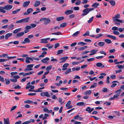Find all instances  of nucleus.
<instances>
[{"label":"nucleus","mask_w":124,"mask_h":124,"mask_svg":"<svg viewBox=\"0 0 124 124\" xmlns=\"http://www.w3.org/2000/svg\"><path fill=\"white\" fill-rule=\"evenodd\" d=\"M94 10V9L93 8H85L83 10L82 12L83 13L82 14L81 16L82 17L88 14L90 11Z\"/></svg>","instance_id":"1"},{"label":"nucleus","mask_w":124,"mask_h":124,"mask_svg":"<svg viewBox=\"0 0 124 124\" xmlns=\"http://www.w3.org/2000/svg\"><path fill=\"white\" fill-rule=\"evenodd\" d=\"M120 16L119 14H117L116 15H115L114 17H112V19L113 21L115 22L116 21L119 22L120 23H122L123 21L122 20H120L117 18H120Z\"/></svg>","instance_id":"2"},{"label":"nucleus","mask_w":124,"mask_h":124,"mask_svg":"<svg viewBox=\"0 0 124 124\" xmlns=\"http://www.w3.org/2000/svg\"><path fill=\"white\" fill-rule=\"evenodd\" d=\"M39 21L40 22H42L45 21V22L44 23V24L45 25H46L48 24L51 22L50 19L49 18H47L46 17H45L40 19Z\"/></svg>","instance_id":"3"},{"label":"nucleus","mask_w":124,"mask_h":124,"mask_svg":"<svg viewBox=\"0 0 124 124\" xmlns=\"http://www.w3.org/2000/svg\"><path fill=\"white\" fill-rule=\"evenodd\" d=\"M33 10V9L32 8H28L27 10V12L24 13L23 14L24 15H27L31 13Z\"/></svg>","instance_id":"4"},{"label":"nucleus","mask_w":124,"mask_h":124,"mask_svg":"<svg viewBox=\"0 0 124 124\" xmlns=\"http://www.w3.org/2000/svg\"><path fill=\"white\" fill-rule=\"evenodd\" d=\"M50 38H48L45 39H40V43H46L48 42L47 40H49L50 39Z\"/></svg>","instance_id":"5"},{"label":"nucleus","mask_w":124,"mask_h":124,"mask_svg":"<svg viewBox=\"0 0 124 124\" xmlns=\"http://www.w3.org/2000/svg\"><path fill=\"white\" fill-rule=\"evenodd\" d=\"M40 95L42 96H45L47 97H50V95L48 94V92H41L40 93Z\"/></svg>","instance_id":"6"},{"label":"nucleus","mask_w":124,"mask_h":124,"mask_svg":"<svg viewBox=\"0 0 124 124\" xmlns=\"http://www.w3.org/2000/svg\"><path fill=\"white\" fill-rule=\"evenodd\" d=\"M68 57L67 56H65L61 58L60 59V60L61 61L59 62L60 63L65 62L66 60L68 59Z\"/></svg>","instance_id":"7"},{"label":"nucleus","mask_w":124,"mask_h":124,"mask_svg":"<svg viewBox=\"0 0 124 124\" xmlns=\"http://www.w3.org/2000/svg\"><path fill=\"white\" fill-rule=\"evenodd\" d=\"M49 58L48 57H46L42 59L41 60V62L44 63L48 64V62L47 61H49Z\"/></svg>","instance_id":"8"},{"label":"nucleus","mask_w":124,"mask_h":124,"mask_svg":"<svg viewBox=\"0 0 124 124\" xmlns=\"http://www.w3.org/2000/svg\"><path fill=\"white\" fill-rule=\"evenodd\" d=\"M13 7L12 5H8L4 7V8L6 10H9L11 9Z\"/></svg>","instance_id":"9"},{"label":"nucleus","mask_w":124,"mask_h":124,"mask_svg":"<svg viewBox=\"0 0 124 124\" xmlns=\"http://www.w3.org/2000/svg\"><path fill=\"white\" fill-rule=\"evenodd\" d=\"M73 11L72 10H67L65 12V14L66 15H68L72 13L73 12Z\"/></svg>","instance_id":"10"},{"label":"nucleus","mask_w":124,"mask_h":124,"mask_svg":"<svg viewBox=\"0 0 124 124\" xmlns=\"http://www.w3.org/2000/svg\"><path fill=\"white\" fill-rule=\"evenodd\" d=\"M69 66V64L68 63H65L64 64L63 66V68L62 69V70H65L67 69V67Z\"/></svg>","instance_id":"11"},{"label":"nucleus","mask_w":124,"mask_h":124,"mask_svg":"<svg viewBox=\"0 0 124 124\" xmlns=\"http://www.w3.org/2000/svg\"><path fill=\"white\" fill-rule=\"evenodd\" d=\"M30 3V1H28L24 2L23 4V6L24 8H26L27 7Z\"/></svg>","instance_id":"12"},{"label":"nucleus","mask_w":124,"mask_h":124,"mask_svg":"<svg viewBox=\"0 0 124 124\" xmlns=\"http://www.w3.org/2000/svg\"><path fill=\"white\" fill-rule=\"evenodd\" d=\"M24 32H20L17 34L15 37L16 38H19L21 36L23 35L24 34Z\"/></svg>","instance_id":"13"},{"label":"nucleus","mask_w":124,"mask_h":124,"mask_svg":"<svg viewBox=\"0 0 124 124\" xmlns=\"http://www.w3.org/2000/svg\"><path fill=\"white\" fill-rule=\"evenodd\" d=\"M4 124H10V122L9 120V118H7V119L4 118Z\"/></svg>","instance_id":"14"},{"label":"nucleus","mask_w":124,"mask_h":124,"mask_svg":"<svg viewBox=\"0 0 124 124\" xmlns=\"http://www.w3.org/2000/svg\"><path fill=\"white\" fill-rule=\"evenodd\" d=\"M30 41L28 38H26L22 42L23 44H25L26 43H29L30 42Z\"/></svg>","instance_id":"15"},{"label":"nucleus","mask_w":124,"mask_h":124,"mask_svg":"<svg viewBox=\"0 0 124 124\" xmlns=\"http://www.w3.org/2000/svg\"><path fill=\"white\" fill-rule=\"evenodd\" d=\"M30 17H28L27 18L22 19L23 23H27L30 20Z\"/></svg>","instance_id":"16"},{"label":"nucleus","mask_w":124,"mask_h":124,"mask_svg":"<svg viewBox=\"0 0 124 124\" xmlns=\"http://www.w3.org/2000/svg\"><path fill=\"white\" fill-rule=\"evenodd\" d=\"M97 51V50L96 49H93L90 52L92 53L90 54V55H92L95 54Z\"/></svg>","instance_id":"17"},{"label":"nucleus","mask_w":124,"mask_h":124,"mask_svg":"<svg viewBox=\"0 0 124 124\" xmlns=\"http://www.w3.org/2000/svg\"><path fill=\"white\" fill-rule=\"evenodd\" d=\"M12 33H9L6 34L5 36V39H7L8 38L12 35Z\"/></svg>","instance_id":"18"},{"label":"nucleus","mask_w":124,"mask_h":124,"mask_svg":"<svg viewBox=\"0 0 124 124\" xmlns=\"http://www.w3.org/2000/svg\"><path fill=\"white\" fill-rule=\"evenodd\" d=\"M96 65L97 66L99 67H101V68H103L104 67V65H103L100 62L97 63L96 64Z\"/></svg>","instance_id":"19"},{"label":"nucleus","mask_w":124,"mask_h":124,"mask_svg":"<svg viewBox=\"0 0 124 124\" xmlns=\"http://www.w3.org/2000/svg\"><path fill=\"white\" fill-rule=\"evenodd\" d=\"M109 2L112 6H114L116 4L115 1L113 0H110Z\"/></svg>","instance_id":"20"},{"label":"nucleus","mask_w":124,"mask_h":124,"mask_svg":"<svg viewBox=\"0 0 124 124\" xmlns=\"http://www.w3.org/2000/svg\"><path fill=\"white\" fill-rule=\"evenodd\" d=\"M21 29L22 28H21L16 29L13 31V33L14 34L20 31L21 30Z\"/></svg>","instance_id":"21"},{"label":"nucleus","mask_w":124,"mask_h":124,"mask_svg":"<svg viewBox=\"0 0 124 124\" xmlns=\"http://www.w3.org/2000/svg\"><path fill=\"white\" fill-rule=\"evenodd\" d=\"M40 1H36L35 4L34 5V6L35 7H37L40 4Z\"/></svg>","instance_id":"22"},{"label":"nucleus","mask_w":124,"mask_h":124,"mask_svg":"<svg viewBox=\"0 0 124 124\" xmlns=\"http://www.w3.org/2000/svg\"><path fill=\"white\" fill-rule=\"evenodd\" d=\"M14 25L12 24L8 26V29L9 30H11L13 29L14 28Z\"/></svg>","instance_id":"23"},{"label":"nucleus","mask_w":124,"mask_h":124,"mask_svg":"<svg viewBox=\"0 0 124 124\" xmlns=\"http://www.w3.org/2000/svg\"><path fill=\"white\" fill-rule=\"evenodd\" d=\"M64 19V17L63 16L59 17L56 18V20L58 21H60L63 20Z\"/></svg>","instance_id":"24"},{"label":"nucleus","mask_w":124,"mask_h":124,"mask_svg":"<svg viewBox=\"0 0 124 124\" xmlns=\"http://www.w3.org/2000/svg\"><path fill=\"white\" fill-rule=\"evenodd\" d=\"M107 37L112 39L114 40H116V37L114 36L108 35L107 36Z\"/></svg>","instance_id":"25"},{"label":"nucleus","mask_w":124,"mask_h":124,"mask_svg":"<svg viewBox=\"0 0 124 124\" xmlns=\"http://www.w3.org/2000/svg\"><path fill=\"white\" fill-rule=\"evenodd\" d=\"M87 46H85L83 47H81L79 48H78V50L79 51H83L84 50L85 48H87Z\"/></svg>","instance_id":"26"},{"label":"nucleus","mask_w":124,"mask_h":124,"mask_svg":"<svg viewBox=\"0 0 124 124\" xmlns=\"http://www.w3.org/2000/svg\"><path fill=\"white\" fill-rule=\"evenodd\" d=\"M92 93V92L91 90H88L84 92V93L85 95H90Z\"/></svg>","instance_id":"27"},{"label":"nucleus","mask_w":124,"mask_h":124,"mask_svg":"<svg viewBox=\"0 0 124 124\" xmlns=\"http://www.w3.org/2000/svg\"><path fill=\"white\" fill-rule=\"evenodd\" d=\"M100 75L101 76H100L99 77V78L100 79H102L104 78V77L102 75L105 76L106 75V74L105 73H102L100 74Z\"/></svg>","instance_id":"28"},{"label":"nucleus","mask_w":124,"mask_h":124,"mask_svg":"<svg viewBox=\"0 0 124 124\" xmlns=\"http://www.w3.org/2000/svg\"><path fill=\"white\" fill-rule=\"evenodd\" d=\"M20 9H17L16 10L12 11V13L13 14H16L18 13V12L20 11Z\"/></svg>","instance_id":"29"},{"label":"nucleus","mask_w":124,"mask_h":124,"mask_svg":"<svg viewBox=\"0 0 124 124\" xmlns=\"http://www.w3.org/2000/svg\"><path fill=\"white\" fill-rule=\"evenodd\" d=\"M99 4L98 3H94L92 6V7H94V8H96L99 5Z\"/></svg>","instance_id":"30"},{"label":"nucleus","mask_w":124,"mask_h":124,"mask_svg":"<svg viewBox=\"0 0 124 124\" xmlns=\"http://www.w3.org/2000/svg\"><path fill=\"white\" fill-rule=\"evenodd\" d=\"M67 25V23L66 22L64 23H61L60 25V28L64 27H65Z\"/></svg>","instance_id":"31"},{"label":"nucleus","mask_w":124,"mask_h":124,"mask_svg":"<svg viewBox=\"0 0 124 124\" xmlns=\"http://www.w3.org/2000/svg\"><path fill=\"white\" fill-rule=\"evenodd\" d=\"M3 9H5L4 7H0V12L3 13H5L6 11L3 10Z\"/></svg>","instance_id":"32"},{"label":"nucleus","mask_w":124,"mask_h":124,"mask_svg":"<svg viewBox=\"0 0 124 124\" xmlns=\"http://www.w3.org/2000/svg\"><path fill=\"white\" fill-rule=\"evenodd\" d=\"M80 69V67L77 68L74 67L72 68V70L73 71H78Z\"/></svg>","instance_id":"33"},{"label":"nucleus","mask_w":124,"mask_h":124,"mask_svg":"<svg viewBox=\"0 0 124 124\" xmlns=\"http://www.w3.org/2000/svg\"><path fill=\"white\" fill-rule=\"evenodd\" d=\"M105 43L104 42H100L98 43V45L100 46H103L104 45Z\"/></svg>","instance_id":"34"},{"label":"nucleus","mask_w":124,"mask_h":124,"mask_svg":"<svg viewBox=\"0 0 124 124\" xmlns=\"http://www.w3.org/2000/svg\"><path fill=\"white\" fill-rule=\"evenodd\" d=\"M24 102L25 103H27L28 104H30L32 103L33 102L30 100H27L24 101Z\"/></svg>","instance_id":"35"},{"label":"nucleus","mask_w":124,"mask_h":124,"mask_svg":"<svg viewBox=\"0 0 124 124\" xmlns=\"http://www.w3.org/2000/svg\"><path fill=\"white\" fill-rule=\"evenodd\" d=\"M62 33L60 31H57L54 33H52L51 34L52 35H61Z\"/></svg>","instance_id":"36"},{"label":"nucleus","mask_w":124,"mask_h":124,"mask_svg":"<svg viewBox=\"0 0 124 124\" xmlns=\"http://www.w3.org/2000/svg\"><path fill=\"white\" fill-rule=\"evenodd\" d=\"M34 72L33 71H32L28 73H25L24 75L23 76V77H24L25 76L27 75H29L31 74H32L34 73Z\"/></svg>","instance_id":"37"},{"label":"nucleus","mask_w":124,"mask_h":124,"mask_svg":"<svg viewBox=\"0 0 124 124\" xmlns=\"http://www.w3.org/2000/svg\"><path fill=\"white\" fill-rule=\"evenodd\" d=\"M105 42L107 43L108 44H110L112 42L111 41L108 39H106L104 40Z\"/></svg>","instance_id":"38"},{"label":"nucleus","mask_w":124,"mask_h":124,"mask_svg":"<svg viewBox=\"0 0 124 124\" xmlns=\"http://www.w3.org/2000/svg\"><path fill=\"white\" fill-rule=\"evenodd\" d=\"M79 33V31H78L74 33L72 35V36L74 37L77 36Z\"/></svg>","instance_id":"39"},{"label":"nucleus","mask_w":124,"mask_h":124,"mask_svg":"<svg viewBox=\"0 0 124 124\" xmlns=\"http://www.w3.org/2000/svg\"><path fill=\"white\" fill-rule=\"evenodd\" d=\"M71 70L70 69H68L65 72V74H69L70 72H71Z\"/></svg>","instance_id":"40"},{"label":"nucleus","mask_w":124,"mask_h":124,"mask_svg":"<svg viewBox=\"0 0 124 124\" xmlns=\"http://www.w3.org/2000/svg\"><path fill=\"white\" fill-rule=\"evenodd\" d=\"M1 22L3 23L6 24L8 23V20L7 19H3L2 21Z\"/></svg>","instance_id":"41"},{"label":"nucleus","mask_w":124,"mask_h":124,"mask_svg":"<svg viewBox=\"0 0 124 124\" xmlns=\"http://www.w3.org/2000/svg\"><path fill=\"white\" fill-rule=\"evenodd\" d=\"M122 90L121 89H119L117 90L116 92L115 93L117 94H118V95L119 96L120 94L121 93V92Z\"/></svg>","instance_id":"42"},{"label":"nucleus","mask_w":124,"mask_h":124,"mask_svg":"<svg viewBox=\"0 0 124 124\" xmlns=\"http://www.w3.org/2000/svg\"><path fill=\"white\" fill-rule=\"evenodd\" d=\"M91 108L89 107H88L85 109V111H87L88 113H90L91 112Z\"/></svg>","instance_id":"43"},{"label":"nucleus","mask_w":124,"mask_h":124,"mask_svg":"<svg viewBox=\"0 0 124 124\" xmlns=\"http://www.w3.org/2000/svg\"><path fill=\"white\" fill-rule=\"evenodd\" d=\"M34 65V64H31L28 65H27V67L29 69H32V68H33V66Z\"/></svg>","instance_id":"44"},{"label":"nucleus","mask_w":124,"mask_h":124,"mask_svg":"<svg viewBox=\"0 0 124 124\" xmlns=\"http://www.w3.org/2000/svg\"><path fill=\"white\" fill-rule=\"evenodd\" d=\"M103 34L102 33H100L99 34H98L97 35V36H96L95 38L97 39L99 38L100 37L103 36Z\"/></svg>","instance_id":"45"},{"label":"nucleus","mask_w":124,"mask_h":124,"mask_svg":"<svg viewBox=\"0 0 124 124\" xmlns=\"http://www.w3.org/2000/svg\"><path fill=\"white\" fill-rule=\"evenodd\" d=\"M85 104L83 102H78L76 104V105L78 106H82Z\"/></svg>","instance_id":"46"},{"label":"nucleus","mask_w":124,"mask_h":124,"mask_svg":"<svg viewBox=\"0 0 124 124\" xmlns=\"http://www.w3.org/2000/svg\"><path fill=\"white\" fill-rule=\"evenodd\" d=\"M94 18V17L92 16L90 18L89 20L87 21V22L89 23H91L93 20Z\"/></svg>","instance_id":"47"},{"label":"nucleus","mask_w":124,"mask_h":124,"mask_svg":"<svg viewBox=\"0 0 124 124\" xmlns=\"http://www.w3.org/2000/svg\"><path fill=\"white\" fill-rule=\"evenodd\" d=\"M63 51L62 49L58 50L57 54V55H58L60 54H61L63 52Z\"/></svg>","instance_id":"48"},{"label":"nucleus","mask_w":124,"mask_h":124,"mask_svg":"<svg viewBox=\"0 0 124 124\" xmlns=\"http://www.w3.org/2000/svg\"><path fill=\"white\" fill-rule=\"evenodd\" d=\"M97 85L96 83H94V85H93L91 86L90 87V88H94Z\"/></svg>","instance_id":"49"},{"label":"nucleus","mask_w":124,"mask_h":124,"mask_svg":"<svg viewBox=\"0 0 124 124\" xmlns=\"http://www.w3.org/2000/svg\"><path fill=\"white\" fill-rule=\"evenodd\" d=\"M5 80L6 81V85H8L10 81L9 79L6 78L5 79Z\"/></svg>","instance_id":"50"},{"label":"nucleus","mask_w":124,"mask_h":124,"mask_svg":"<svg viewBox=\"0 0 124 124\" xmlns=\"http://www.w3.org/2000/svg\"><path fill=\"white\" fill-rule=\"evenodd\" d=\"M16 23L17 24L23 23L22 19L20 20L17 21L16 22Z\"/></svg>","instance_id":"51"},{"label":"nucleus","mask_w":124,"mask_h":124,"mask_svg":"<svg viewBox=\"0 0 124 124\" xmlns=\"http://www.w3.org/2000/svg\"><path fill=\"white\" fill-rule=\"evenodd\" d=\"M89 31H87L83 35V36H89Z\"/></svg>","instance_id":"52"},{"label":"nucleus","mask_w":124,"mask_h":124,"mask_svg":"<svg viewBox=\"0 0 124 124\" xmlns=\"http://www.w3.org/2000/svg\"><path fill=\"white\" fill-rule=\"evenodd\" d=\"M95 59L94 58H91L87 59L88 62H91L94 61Z\"/></svg>","instance_id":"53"},{"label":"nucleus","mask_w":124,"mask_h":124,"mask_svg":"<svg viewBox=\"0 0 124 124\" xmlns=\"http://www.w3.org/2000/svg\"><path fill=\"white\" fill-rule=\"evenodd\" d=\"M112 29L113 31H117L118 30V28L114 26L112 28Z\"/></svg>","instance_id":"54"},{"label":"nucleus","mask_w":124,"mask_h":124,"mask_svg":"<svg viewBox=\"0 0 124 124\" xmlns=\"http://www.w3.org/2000/svg\"><path fill=\"white\" fill-rule=\"evenodd\" d=\"M52 66H49L47 67L46 69V70H48V71H49V70H51L52 68Z\"/></svg>","instance_id":"55"},{"label":"nucleus","mask_w":124,"mask_h":124,"mask_svg":"<svg viewBox=\"0 0 124 124\" xmlns=\"http://www.w3.org/2000/svg\"><path fill=\"white\" fill-rule=\"evenodd\" d=\"M10 80L13 83L16 82L17 81L16 79H11Z\"/></svg>","instance_id":"56"},{"label":"nucleus","mask_w":124,"mask_h":124,"mask_svg":"<svg viewBox=\"0 0 124 124\" xmlns=\"http://www.w3.org/2000/svg\"><path fill=\"white\" fill-rule=\"evenodd\" d=\"M30 25L31 27H32L33 28L37 26V25L36 24L34 23L31 24Z\"/></svg>","instance_id":"57"},{"label":"nucleus","mask_w":124,"mask_h":124,"mask_svg":"<svg viewBox=\"0 0 124 124\" xmlns=\"http://www.w3.org/2000/svg\"><path fill=\"white\" fill-rule=\"evenodd\" d=\"M16 107L17 106H13L11 108L10 110V111H11L13 110H14L16 108Z\"/></svg>","instance_id":"58"},{"label":"nucleus","mask_w":124,"mask_h":124,"mask_svg":"<svg viewBox=\"0 0 124 124\" xmlns=\"http://www.w3.org/2000/svg\"><path fill=\"white\" fill-rule=\"evenodd\" d=\"M100 53L102 54H104L105 55H106L107 54L106 53L103 51H101L100 52Z\"/></svg>","instance_id":"59"},{"label":"nucleus","mask_w":124,"mask_h":124,"mask_svg":"<svg viewBox=\"0 0 124 124\" xmlns=\"http://www.w3.org/2000/svg\"><path fill=\"white\" fill-rule=\"evenodd\" d=\"M113 33L115 35H118L119 34V33L117 31H114Z\"/></svg>","instance_id":"60"},{"label":"nucleus","mask_w":124,"mask_h":124,"mask_svg":"<svg viewBox=\"0 0 124 124\" xmlns=\"http://www.w3.org/2000/svg\"><path fill=\"white\" fill-rule=\"evenodd\" d=\"M115 51L116 50L114 49H113L109 50V52L110 53H112L115 52Z\"/></svg>","instance_id":"61"},{"label":"nucleus","mask_w":124,"mask_h":124,"mask_svg":"<svg viewBox=\"0 0 124 124\" xmlns=\"http://www.w3.org/2000/svg\"><path fill=\"white\" fill-rule=\"evenodd\" d=\"M60 45V44L59 43H56L55 44L54 46V48H57Z\"/></svg>","instance_id":"62"},{"label":"nucleus","mask_w":124,"mask_h":124,"mask_svg":"<svg viewBox=\"0 0 124 124\" xmlns=\"http://www.w3.org/2000/svg\"><path fill=\"white\" fill-rule=\"evenodd\" d=\"M71 102L70 101H69L66 104L65 106L66 107L69 106L70 104H71Z\"/></svg>","instance_id":"63"},{"label":"nucleus","mask_w":124,"mask_h":124,"mask_svg":"<svg viewBox=\"0 0 124 124\" xmlns=\"http://www.w3.org/2000/svg\"><path fill=\"white\" fill-rule=\"evenodd\" d=\"M77 44V43L76 42H75L71 44L70 45V46L71 47H73L75 46Z\"/></svg>","instance_id":"64"}]
</instances>
